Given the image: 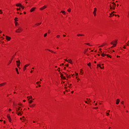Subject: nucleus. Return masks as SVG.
<instances>
[{"label":"nucleus","mask_w":129,"mask_h":129,"mask_svg":"<svg viewBox=\"0 0 129 129\" xmlns=\"http://www.w3.org/2000/svg\"><path fill=\"white\" fill-rule=\"evenodd\" d=\"M114 47H116V44L113 45L111 47V48H114Z\"/></svg>","instance_id":"nucleus-30"},{"label":"nucleus","mask_w":129,"mask_h":129,"mask_svg":"<svg viewBox=\"0 0 129 129\" xmlns=\"http://www.w3.org/2000/svg\"><path fill=\"white\" fill-rule=\"evenodd\" d=\"M106 43H104L102 45H101L100 46H99V48H102V47H104V46L106 45Z\"/></svg>","instance_id":"nucleus-14"},{"label":"nucleus","mask_w":129,"mask_h":129,"mask_svg":"<svg viewBox=\"0 0 129 129\" xmlns=\"http://www.w3.org/2000/svg\"><path fill=\"white\" fill-rule=\"evenodd\" d=\"M97 68H98V67H100H100H101V64H98L97 65Z\"/></svg>","instance_id":"nucleus-33"},{"label":"nucleus","mask_w":129,"mask_h":129,"mask_svg":"<svg viewBox=\"0 0 129 129\" xmlns=\"http://www.w3.org/2000/svg\"><path fill=\"white\" fill-rule=\"evenodd\" d=\"M86 45H88V46H90V43H85Z\"/></svg>","instance_id":"nucleus-44"},{"label":"nucleus","mask_w":129,"mask_h":129,"mask_svg":"<svg viewBox=\"0 0 129 129\" xmlns=\"http://www.w3.org/2000/svg\"><path fill=\"white\" fill-rule=\"evenodd\" d=\"M127 18L129 19V12L127 14Z\"/></svg>","instance_id":"nucleus-53"},{"label":"nucleus","mask_w":129,"mask_h":129,"mask_svg":"<svg viewBox=\"0 0 129 129\" xmlns=\"http://www.w3.org/2000/svg\"><path fill=\"white\" fill-rule=\"evenodd\" d=\"M106 114H107V116H108V115H109V112H107Z\"/></svg>","instance_id":"nucleus-46"},{"label":"nucleus","mask_w":129,"mask_h":129,"mask_svg":"<svg viewBox=\"0 0 129 129\" xmlns=\"http://www.w3.org/2000/svg\"><path fill=\"white\" fill-rule=\"evenodd\" d=\"M16 63H17V66L19 68V67H20V66H21V61L17 60Z\"/></svg>","instance_id":"nucleus-8"},{"label":"nucleus","mask_w":129,"mask_h":129,"mask_svg":"<svg viewBox=\"0 0 129 129\" xmlns=\"http://www.w3.org/2000/svg\"><path fill=\"white\" fill-rule=\"evenodd\" d=\"M24 15H26L27 14V13L26 12H24Z\"/></svg>","instance_id":"nucleus-60"},{"label":"nucleus","mask_w":129,"mask_h":129,"mask_svg":"<svg viewBox=\"0 0 129 129\" xmlns=\"http://www.w3.org/2000/svg\"><path fill=\"white\" fill-rule=\"evenodd\" d=\"M29 107H32V108L35 107V106H36V104H29Z\"/></svg>","instance_id":"nucleus-12"},{"label":"nucleus","mask_w":129,"mask_h":129,"mask_svg":"<svg viewBox=\"0 0 129 129\" xmlns=\"http://www.w3.org/2000/svg\"><path fill=\"white\" fill-rule=\"evenodd\" d=\"M113 14H114V11H113L111 13V14H110L109 18H111V15H112Z\"/></svg>","instance_id":"nucleus-27"},{"label":"nucleus","mask_w":129,"mask_h":129,"mask_svg":"<svg viewBox=\"0 0 129 129\" xmlns=\"http://www.w3.org/2000/svg\"><path fill=\"white\" fill-rule=\"evenodd\" d=\"M110 44L111 45H116V44H117V40L115 39L113 40V41L111 42Z\"/></svg>","instance_id":"nucleus-4"},{"label":"nucleus","mask_w":129,"mask_h":129,"mask_svg":"<svg viewBox=\"0 0 129 129\" xmlns=\"http://www.w3.org/2000/svg\"><path fill=\"white\" fill-rule=\"evenodd\" d=\"M15 26L17 27V26H19V23L18 22H15Z\"/></svg>","instance_id":"nucleus-26"},{"label":"nucleus","mask_w":129,"mask_h":129,"mask_svg":"<svg viewBox=\"0 0 129 129\" xmlns=\"http://www.w3.org/2000/svg\"><path fill=\"white\" fill-rule=\"evenodd\" d=\"M64 74H66V76L68 78V77H69V75L66 73H64Z\"/></svg>","instance_id":"nucleus-39"},{"label":"nucleus","mask_w":129,"mask_h":129,"mask_svg":"<svg viewBox=\"0 0 129 129\" xmlns=\"http://www.w3.org/2000/svg\"><path fill=\"white\" fill-rule=\"evenodd\" d=\"M57 70H58V72H60V68H58L57 69Z\"/></svg>","instance_id":"nucleus-52"},{"label":"nucleus","mask_w":129,"mask_h":129,"mask_svg":"<svg viewBox=\"0 0 129 129\" xmlns=\"http://www.w3.org/2000/svg\"><path fill=\"white\" fill-rule=\"evenodd\" d=\"M60 13H61V14H63L64 16L66 15V12H65L64 10L61 11Z\"/></svg>","instance_id":"nucleus-17"},{"label":"nucleus","mask_w":129,"mask_h":129,"mask_svg":"<svg viewBox=\"0 0 129 129\" xmlns=\"http://www.w3.org/2000/svg\"><path fill=\"white\" fill-rule=\"evenodd\" d=\"M26 69H27L26 67H25V66H24V67L23 68V71H26Z\"/></svg>","instance_id":"nucleus-28"},{"label":"nucleus","mask_w":129,"mask_h":129,"mask_svg":"<svg viewBox=\"0 0 129 129\" xmlns=\"http://www.w3.org/2000/svg\"><path fill=\"white\" fill-rule=\"evenodd\" d=\"M45 51H49V52H50L52 54H56V52L49 49H46Z\"/></svg>","instance_id":"nucleus-9"},{"label":"nucleus","mask_w":129,"mask_h":129,"mask_svg":"<svg viewBox=\"0 0 129 129\" xmlns=\"http://www.w3.org/2000/svg\"><path fill=\"white\" fill-rule=\"evenodd\" d=\"M67 67H69V64H67Z\"/></svg>","instance_id":"nucleus-59"},{"label":"nucleus","mask_w":129,"mask_h":129,"mask_svg":"<svg viewBox=\"0 0 129 129\" xmlns=\"http://www.w3.org/2000/svg\"><path fill=\"white\" fill-rule=\"evenodd\" d=\"M123 49H126V47H125V46H123Z\"/></svg>","instance_id":"nucleus-57"},{"label":"nucleus","mask_w":129,"mask_h":129,"mask_svg":"<svg viewBox=\"0 0 129 129\" xmlns=\"http://www.w3.org/2000/svg\"><path fill=\"white\" fill-rule=\"evenodd\" d=\"M16 7H20V8H21V7H22V4L21 3H18V4H17L16 5Z\"/></svg>","instance_id":"nucleus-18"},{"label":"nucleus","mask_w":129,"mask_h":129,"mask_svg":"<svg viewBox=\"0 0 129 129\" xmlns=\"http://www.w3.org/2000/svg\"><path fill=\"white\" fill-rule=\"evenodd\" d=\"M128 44H129V41H128V42L126 43V45H128Z\"/></svg>","instance_id":"nucleus-61"},{"label":"nucleus","mask_w":129,"mask_h":129,"mask_svg":"<svg viewBox=\"0 0 129 129\" xmlns=\"http://www.w3.org/2000/svg\"><path fill=\"white\" fill-rule=\"evenodd\" d=\"M25 67H28V66H30V63H28L27 64H26L25 66H24Z\"/></svg>","instance_id":"nucleus-32"},{"label":"nucleus","mask_w":129,"mask_h":129,"mask_svg":"<svg viewBox=\"0 0 129 129\" xmlns=\"http://www.w3.org/2000/svg\"><path fill=\"white\" fill-rule=\"evenodd\" d=\"M47 7H48V6H47V5H44L43 7L40 8L39 9V10H40V11H44V10L47 9Z\"/></svg>","instance_id":"nucleus-6"},{"label":"nucleus","mask_w":129,"mask_h":129,"mask_svg":"<svg viewBox=\"0 0 129 129\" xmlns=\"http://www.w3.org/2000/svg\"><path fill=\"white\" fill-rule=\"evenodd\" d=\"M36 7H33L30 10V13H33V12H35L36 11Z\"/></svg>","instance_id":"nucleus-10"},{"label":"nucleus","mask_w":129,"mask_h":129,"mask_svg":"<svg viewBox=\"0 0 129 129\" xmlns=\"http://www.w3.org/2000/svg\"><path fill=\"white\" fill-rule=\"evenodd\" d=\"M33 70H31V72H30V73H33Z\"/></svg>","instance_id":"nucleus-62"},{"label":"nucleus","mask_w":129,"mask_h":129,"mask_svg":"<svg viewBox=\"0 0 129 129\" xmlns=\"http://www.w3.org/2000/svg\"><path fill=\"white\" fill-rule=\"evenodd\" d=\"M6 40L7 41H11V37L8 36H6Z\"/></svg>","instance_id":"nucleus-15"},{"label":"nucleus","mask_w":129,"mask_h":129,"mask_svg":"<svg viewBox=\"0 0 129 129\" xmlns=\"http://www.w3.org/2000/svg\"><path fill=\"white\" fill-rule=\"evenodd\" d=\"M63 79H66V77H63Z\"/></svg>","instance_id":"nucleus-63"},{"label":"nucleus","mask_w":129,"mask_h":129,"mask_svg":"<svg viewBox=\"0 0 129 129\" xmlns=\"http://www.w3.org/2000/svg\"><path fill=\"white\" fill-rule=\"evenodd\" d=\"M7 118L8 119L9 122H12V118L11 117V115H10V114L7 115Z\"/></svg>","instance_id":"nucleus-5"},{"label":"nucleus","mask_w":129,"mask_h":129,"mask_svg":"<svg viewBox=\"0 0 129 129\" xmlns=\"http://www.w3.org/2000/svg\"><path fill=\"white\" fill-rule=\"evenodd\" d=\"M29 104H31V103H32V102H33V100H31L29 101Z\"/></svg>","instance_id":"nucleus-38"},{"label":"nucleus","mask_w":129,"mask_h":129,"mask_svg":"<svg viewBox=\"0 0 129 129\" xmlns=\"http://www.w3.org/2000/svg\"><path fill=\"white\" fill-rule=\"evenodd\" d=\"M41 24H42V23H36V24L34 25V27H38V26H40V25H41Z\"/></svg>","instance_id":"nucleus-19"},{"label":"nucleus","mask_w":129,"mask_h":129,"mask_svg":"<svg viewBox=\"0 0 129 129\" xmlns=\"http://www.w3.org/2000/svg\"><path fill=\"white\" fill-rule=\"evenodd\" d=\"M16 33H22L23 32V28L20 27L17 30H16Z\"/></svg>","instance_id":"nucleus-2"},{"label":"nucleus","mask_w":129,"mask_h":129,"mask_svg":"<svg viewBox=\"0 0 129 129\" xmlns=\"http://www.w3.org/2000/svg\"><path fill=\"white\" fill-rule=\"evenodd\" d=\"M88 66H89L90 67L91 66V63L89 62V63L87 64Z\"/></svg>","instance_id":"nucleus-36"},{"label":"nucleus","mask_w":129,"mask_h":129,"mask_svg":"<svg viewBox=\"0 0 129 129\" xmlns=\"http://www.w3.org/2000/svg\"><path fill=\"white\" fill-rule=\"evenodd\" d=\"M99 50L100 51H101L102 49H101V48H99Z\"/></svg>","instance_id":"nucleus-64"},{"label":"nucleus","mask_w":129,"mask_h":129,"mask_svg":"<svg viewBox=\"0 0 129 129\" xmlns=\"http://www.w3.org/2000/svg\"><path fill=\"white\" fill-rule=\"evenodd\" d=\"M123 103H124V102L123 101L121 102V104H123Z\"/></svg>","instance_id":"nucleus-48"},{"label":"nucleus","mask_w":129,"mask_h":129,"mask_svg":"<svg viewBox=\"0 0 129 129\" xmlns=\"http://www.w3.org/2000/svg\"><path fill=\"white\" fill-rule=\"evenodd\" d=\"M102 57H104V56H106V54L103 53L101 54Z\"/></svg>","instance_id":"nucleus-25"},{"label":"nucleus","mask_w":129,"mask_h":129,"mask_svg":"<svg viewBox=\"0 0 129 129\" xmlns=\"http://www.w3.org/2000/svg\"><path fill=\"white\" fill-rule=\"evenodd\" d=\"M115 7H116V4L114 3H110V10H115Z\"/></svg>","instance_id":"nucleus-1"},{"label":"nucleus","mask_w":129,"mask_h":129,"mask_svg":"<svg viewBox=\"0 0 129 129\" xmlns=\"http://www.w3.org/2000/svg\"><path fill=\"white\" fill-rule=\"evenodd\" d=\"M56 38H57V39H59V38H60V35H57L56 36Z\"/></svg>","instance_id":"nucleus-40"},{"label":"nucleus","mask_w":129,"mask_h":129,"mask_svg":"<svg viewBox=\"0 0 129 129\" xmlns=\"http://www.w3.org/2000/svg\"><path fill=\"white\" fill-rule=\"evenodd\" d=\"M47 33H45L44 35V38H45V37H47Z\"/></svg>","instance_id":"nucleus-43"},{"label":"nucleus","mask_w":129,"mask_h":129,"mask_svg":"<svg viewBox=\"0 0 129 129\" xmlns=\"http://www.w3.org/2000/svg\"><path fill=\"white\" fill-rule=\"evenodd\" d=\"M20 8H22V10H24L25 9V7L24 6L20 7Z\"/></svg>","instance_id":"nucleus-41"},{"label":"nucleus","mask_w":129,"mask_h":129,"mask_svg":"<svg viewBox=\"0 0 129 129\" xmlns=\"http://www.w3.org/2000/svg\"><path fill=\"white\" fill-rule=\"evenodd\" d=\"M68 78H71V75H69V77Z\"/></svg>","instance_id":"nucleus-50"},{"label":"nucleus","mask_w":129,"mask_h":129,"mask_svg":"<svg viewBox=\"0 0 129 129\" xmlns=\"http://www.w3.org/2000/svg\"><path fill=\"white\" fill-rule=\"evenodd\" d=\"M104 69V67H100V69Z\"/></svg>","instance_id":"nucleus-49"},{"label":"nucleus","mask_w":129,"mask_h":129,"mask_svg":"<svg viewBox=\"0 0 129 129\" xmlns=\"http://www.w3.org/2000/svg\"><path fill=\"white\" fill-rule=\"evenodd\" d=\"M107 57H109V58H111L112 56L108 54H107Z\"/></svg>","instance_id":"nucleus-31"},{"label":"nucleus","mask_w":129,"mask_h":129,"mask_svg":"<svg viewBox=\"0 0 129 129\" xmlns=\"http://www.w3.org/2000/svg\"><path fill=\"white\" fill-rule=\"evenodd\" d=\"M37 85H38V84H41V82L40 81H38L36 83Z\"/></svg>","instance_id":"nucleus-35"},{"label":"nucleus","mask_w":129,"mask_h":129,"mask_svg":"<svg viewBox=\"0 0 129 129\" xmlns=\"http://www.w3.org/2000/svg\"><path fill=\"white\" fill-rule=\"evenodd\" d=\"M71 93H72V94L74 93V91H72L71 92Z\"/></svg>","instance_id":"nucleus-58"},{"label":"nucleus","mask_w":129,"mask_h":129,"mask_svg":"<svg viewBox=\"0 0 129 129\" xmlns=\"http://www.w3.org/2000/svg\"><path fill=\"white\" fill-rule=\"evenodd\" d=\"M88 101H90V102H91V100L89 99V100H88Z\"/></svg>","instance_id":"nucleus-56"},{"label":"nucleus","mask_w":129,"mask_h":129,"mask_svg":"<svg viewBox=\"0 0 129 129\" xmlns=\"http://www.w3.org/2000/svg\"><path fill=\"white\" fill-rule=\"evenodd\" d=\"M60 76H61V78L63 77V74H61Z\"/></svg>","instance_id":"nucleus-55"},{"label":"nucleus","mask_w":129,"mask_h":129,"mask_svg":"<svg viewBox=\"0 0 129 129\" xmlns=\"http://www.w3.org/2000/svg\"><path fill=\"white\" fill-rule=\"evenodd\" d=\"M96 12H97V8H95L94 9V12H93L94 17H96Z\"/></svg>","instance_id":"nucleus-7"},{"label":"nucleus","mask_w":129,"mask_h":129,"mask_svg":"<svg viewBox=\"0 0 129 129\" xmlns=\"http://www.w3.org/2000/svg\"><path fill=\"white\" fill-rule=\"evenodd\" d=\"M86 52H87V49H86L85 51L84 52V54H86Z\"/></svg>","instance_id":"nucleus-45"},{"label":"nucleus","mask_w":129,"mask_h":129,"mask_svg":"<svg viewBox=\"0 0 129 129\" xmlns=\"http://www.w3.org/2000/svg\"><path fill=\"white\" fill-rule=\"evenodd\" d=\"M77 37H83L84 36V34H77Z\"/></svg>","instance_id":"nucleus-20"},{"label":"nucleus","mask_w":129,"mask_h":129,"mask_svg":"<svg viewBox=\"0 0 129 129\" xmlns=\"http://www.w3.org/2000/svg\"><path fill=\"white\" fill-rule=\"evenodd\" d=\"M15 70H16L17 74H20V72H19V70L17 68H15Z\"/></svg>","instance_id":"nucleus-22"},{"label":"nucleus","mask_w":129,"mask_h":129,"mask_svg":"<svg viewBox=\"0 0 129 129\" xmlns=\"http://www.w3.org/2000/svg\"><path fill=\"white\" fill-rule=\"evenodd\" d=\"M21 10V8H17V11H20Z\"/></svg>","instance_id":"nucleus-51"},{"label":"nucleus","mask_w":129,"mask_h":129,"mask_svg":"<svg viewBox=\"0 0 129 129\" xmlns=\"http://www.w3.org/2000/svg\"><path fill=\"white\" fill-rule=\"evenodd\" d=\"M15 22H18V18L16 17L15 18Z\"/></svg>","instance_id":"nucleus-37"},{"label":"nucleus","mask_w":129,"mask_h":129,"mask_svg":"<svg viewBox=\"0 0 129 129\" xmlns=\"http://www.w3.org/2000/svg\"><path fill=\"white\" fill-rule=\"evenodd\" d=\"M12 61H13V58H11V60L9 61V64H11V63H12Z\"/></svg>","instance_id":"nucleus-34"},{"label":"nucleus","mask_w":129,"mask_h":129,"mask_svg":"<svg viewBox=\"0 0 129 129\" xmlns=\"http://www.w3.org/2000/svg\"><path fill=\"white\" fill-rule=\"evenodd\" d=\"M7 82L3 83L0 84V87H3V86H5V85H6Z\"/></svg>","instance_id":"nucleus-13"},{"label":"nucleus","mask_w":129,"mask_h":129,"mask_svg":"<svg viewBox=\"0 0 129 129\" xmlns=\"http://www.w3.org/2000/svg\"><path fill=\"white\" fill-rule=\"evenodd\" d=\"M18 115H22V114H24V111H23V109H20L19 111H18V113H17Z\"/></svg>","instance_id":"nucleus-3"},{"label":"nucleus","mask_w":129,"mask_h":129,"mask_svg":"<svg viewBox=\"0 0 129 129\" xmlns=\"http://www.w3.org/2000/svg\"><path fill=\"white\" fill-rule=\"evenodd\" d=\"M27 98L28 99V100L30 99H33V97L32 96L27 97Z\"/></svg>","instance_id":"nucleus-24"},{"label":"nucleus","mask_w":129,"mask_h":129,"mask_svg":"<svg viewBox=\"0 0 129 129\" xmlns=\"http://www.w3.org/2000/svg\"><path fill=\"white\" fill-rule=\"evenodd\" d=\"M9 111H12V109L9 108Z\"/></svg>","instance_id":"nucleus-54"},{"label":"nucleus","mask_w":129,"mask_h":129,"mask_svg":"<svg viewBox=\"0 0 129 129\" xmlns=\"http://www.w3.org/2000/svg\"><path fill=\"white\" fill-rule=\"evenodd\" d=\"M68 63H70V64H73V62L72 61V59H68Z\"/></svg>","instance_id":"nucleus-16"},{"label":"nucleus","mask_w":129,"mask_h":129,"mask_svg":"<svg viewBox=\"0 0 129 129\" xmlns=\"http://www.w3.org/2000/svg\"><path fill=\"white\" fill-rule=\"evenodd\" d=\"M21 107H19L18 108H16V113L17 114H18V113H19V111H20V110H21Z\"/></svg>","instance_id":"nucleus-11"},{"label":"nucleus","mask_w":129,"mask_h":129,"mask_svg":"<svg viewBox=\"0 0 129 129\" xmlns=\"http://www.w3.org/2000/svg\"><path fill=\"white\" fill-rule=\"evenodd\" d=\"M0 14L2 15L3 14V10H0Z\"/></svg>","instance_id":"nucleus-42"},{"label":"nucleus","mask_w":129,"mask_h":129,"mask_svg":"<svg viewBox=\"0 0 129 129\" xmlns=\"http://www.w3.org/2000/svg\"><path fill=\"white\" fill-rule=\"evenodd\" d=\"M51 33V31L50 30H48V34H50Z\"/></svg>","instance_id":"nucleus-47"},{"label":"nucleus","mask_w":129,"mask_h":129,"mask_svg":"<svg viewBox=\"0 0 129 129\" xmlns=\"http://www.w3.org/2000/svg\"><path fill=\"white\" fill-rule=\"evenodd\" d=\"M119 99H117L116 101V104H118L119 103Z\"/></svg>","instance_id":"nucleus-21"},{"label":"nucleus","mask_w":129,"mask_h":129,"mask_svg":"<svg viewBox=\"0 0 129 129\" xmlns=\"http://www.w3.org/2000/svg\"><path fill=\"white\" fill-rule=\"evenodd\" d=\"M68 13H71V8H69V9H68Z\"/></svg>","instance_id":"nucleus-29"},{"label":"nucleus","mask_w":129,"mask_h":129,"mask_svg":"<svg viewBox=\"0 0 129 129\" xmlns=\"http://www.w3.org/2000/svg\"><path fill=\"white\" fill-rule=\"evenodd\" d=\"M33 122L34 123H36V124H40V123L39 122H38V121H36L35 120H33Z\"/></svg>","instance_id":"nucleus-23"}]
</instances>
